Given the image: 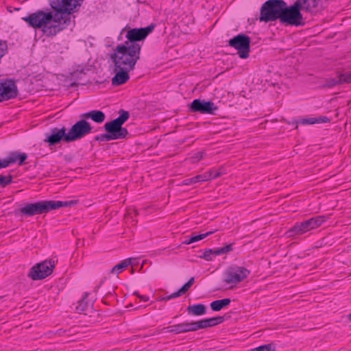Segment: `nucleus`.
Masks as SVG:
<instances>
[{"label": "nucleus", "instance_id": "obj_7", "mask_svg": "<svg viewBox=\"0 0 351 351\" xmlns=\"http://www.w3.org/2000/svg\"><path fill=\"white\" fill-rule=\"evenodd\" d=\"M250 274V271L244 267L232 265L224 271L223 280L228 285H237L247 278Z\"/></svg>", "mask_w": 351, "mask_h": 351}, {"label": "nucleus", "instance_id": "obj_11", "mask_svg": "<svg viewBox=\"0 0 351 351\" xmlns=\"http://www.w3.org/2000/svg\"><path fill=\"white\" fill-rule=\"evenodd\" d=\"M218 106L211 101L195 99L188 104V112L190 113L198 112L203 114H217Z\"/></svg>", "mask_w": 351, "mask_h": 351}, {"label": "nucleus", "instance_id": "obj_46", "mask_svg": "<svg viewBox=\"0 0 351 351\" xmlns=\"http://www.w3.org/2000/svg\"><path fill=\"white\" fill-rule=\"evenodd\" d=\"M206 173H210V174H211V179L213 178V176L214 175V170H210V171H207Z\"/></svg>", "mask_w": 351, "mask_h": 351}, {"label": "nucleus", "instance_id": "obj_16", "mask_svg": "<svg viewBox=\"0 0 351 351\" xmlns=\"http://www.w3.org/2000/svg\"><path fill=\"white\" fill-rule=\"evenodd\" d=\"M350 77V72H346L345 73L338 74L335 77H330L324 79L320 84V88H330L336 85L342 84V83H351V82H348L347 80H349Z\"/></svg>", "mask_w": 351, "mask_h": 351}, {"label": "nucleus", "instance_id": "obj_31", "mask_svg": "<svg viewBox=\"0 0 351 351\" xmlns=\"http://www.w3.org/2000/svg\"><path fill=\"white\" fill-rule=\"evenodd\" d=\"M195 331L199 329L208 328V323L207 319H201L199 321H193Z\"/></svg>", "mask_w": 351, "mask_h": 351}, {"label": "nucleus", "instance_id": "obj_28", "mask_svg": "<svg viewBox=\"0 0 351 351\" xmlns=\"http://www.w3.org/2000/svg\"><path fill=\"white\" fill-rule=\"evenodd\" d=\"M88 293H85L82 299L79 302L77 306H76V310L79 313L84 312L88 308V303L85 302L86 298H87Z\"/></svg>", "mask_w": 351, "mask_h": 351}, {"label": "nucleus", "instance_id": "obj_32", "mask_svg": "<svg viewBox=\"0 0 351 351\" xmlns=\"http://www.w3.org/2000/svg\"><path fill=\"white\" fill-rule=\"evenodd\" d=\"M275 350V346L274 343H269L260 346L255 348L252 349L250 351H271Z\"/></svg>", "mask_w": 351, "mask_h": 351}, {"label": "nucleus", "instance_id": "obj_9", "mask_svg": "<svg viewBox=\"0 0 351 351\" xmlns=\"http://www.w3.org/2000/svg\"><path fill=\"white\" fill-rule=\"evenodd\" d=\"M55 261L45 260L33 266L28 274V276L33 280L44 279L49 276L55 267Z\"/></svg>", "mask_w": 351, "mask_h": 351}, {"label": "nucleus", "instance_id": "obj_26", "mask_svg": "<svg viewBox=\"0 0 351 351\" xmlns=\"http://www.w3.org/2000/svg\"><path fill=\"white\" fill-rule=\"evenodd\" d=\"M231 300L230 298H224L212 302L210 304V308L213 311H219L225 306L230 304Z\"/></svg>", "mask_w": 351, "mask_h": 351}, {"label": "nucleus", "instance_id": "obj_40", "mask_svg": "<svg viewBox=\"0 0 351 351\" xmlns=\"http://www.w3.org/2000/svg\"><path fill=\"white\" fill-rule=\"evenodd\" d=\"M209 327H213L217 325L214 317L207 318Z\"/></svg>", "mask_w": 351, "mask_h": 351}, {"label": "nucleus", "instance_id": "obj_12", "mask_svg": "<svg viewBox=\"0 0 351 351\" xmlns=\"http://www.w3.org/2000/svg\"><path fill=\"white\" fill-rule=\"evenodd\" d=\"M155 27V24L152 23L145 27L133 28L128 30L126 34L128 40L124 43V45L129 46L138 45L136 42L145 39L152 32Z\"/></svg>", "mask_w": 351, "mask_h": 351}, {"label": "nucleus", "instance_id": "obj_23", "mask_svg": "<svg viewBox=\"0 0 351 351\" xmlns=\"http://www.w3.org/2000/svg\"><path fill=\"white\" fill-rule=\"evenodd\" d=\"M294 3H298V10L305 11L306 12H311L316 7V0H296Z\"/></svg>", "mask_w": 351, "mask_h": 351}, {"label": "nucleus", "instance_id": "obj_29", "mask_svg": "<svg viewBox=\"0 0 351 351\" xmlns=\"http://www.w3.org/2000/svg\"><path fill=\"white\" fill-rule=\"evenodd\" d=\"M232 250V244H228L224 247L214 249V256L227 254Z\"/></svg>", "mask_w": 351, "mask_h": 351}, {"label": "nucleus", "instance_id": "obj_8", "mask_svg": "<svg viewBox=\"0 0 351 351\" xmlns=\"http://www.w3.org/2000/svg\"><path fill=\"white\" fill-rule=\"evenodd\" d=\"M250 42L248 36L239 34L228 40V45L237 50L239 58L246 59L249 57L250 51Z\"/></svg>", "mask_w": 351, "mask_h": 351}, {"label": "nucleus", "instance_id": "obj_15", "mask_svg": "<svg viewBox=\"0 0 351 351\" xmlns=\"http://www.w3.org/2000/svg\"><path fill=\"white\" fill-rule=\"evenodd\" d=\"M162 330L164 332H169L174 335L195 331L193 321L184 322L178 324L165 327L162 328Z\"/></svg>", "mask_w": 351, "mask_h": 351}, {"label": "nucleus", "instance_id": "obj_37", "mask_svg": "<svg viewBox=\"0 0 351 351\" xmlns=\"http://www.w3.org/2000/svg\"><path fill=\"white\" fill-rule=\"evenodd\" d=\"M204 152H199L196 153L193 157H191V161L192 162H197L202 160L204 157Z\"/></svg>", "mask_w": 351, "mask_h": 351}, {"label": "nucleus", "instance_id": "obj_50", "mask_svg": "<svg viewBox=\"0 0 351 351\" xmlns=\"http://www.w3.org/2000/svg\"><path fill=\"white\" fill-rule=\"evenodd\" d=\"M350 78H349V80H348V82H351V71L350 72Z\"/></svg>", "mask_w": 351, "mask_h": 351}, {"label": "nucleus", "instance_id": "obj_13", "mask_svg": "<svg viewBox=\"0 0 351 351\" xmlns=\"http://www.w3.org/2000/svg\"><path fill=\"white\" fill-rule=\"evenodd\" d=\"M66 128L64 126L62 128H53L45 134V138L43 141L47 143L48 146L56 145L62 141L64 143H69L67 138Z\"/></svg>", "mask_w": 351, "mask_h": 351}, {"label": "nucleus", "instance_id": "obj_17", "mask_svg": "<svg viewBox=\"0 0 351 351\" xmlns=\"http://www.w3.org/2000/svg\"><path fill=\"white\" fill-rule=\"evenodd\" d=\"M130 71L114 66V71L115 75L112 79V84L113 86H119L125 83L130 78L128 74Z\"/></svg>", "mask_w": 351, "mask_h": 351}, {"label": "nucleus", "instance_id": "obj_48", "mask_svg": "<svg viewBox=\"0 0 351 351\" xmlns=\"http://www.w3.org/2000/svg\"><path fill=\"white\" fill-rule=\"evenodd\" d=\"M100 285L99 286H97L95 288V291L97 292L99 288Z\"/></svg>", "mask_w": 351, "mask_h": 351}, {"label": "nucleus", "instance_id": "obj_47", "mask_svg": "<svg viewBox=\"0 0 351 351\" xmlns=\"http://www.w3.org/2000/svg\"><path fill=\"white\" fill-rule=\"evenodd\" d=\"M348 319L351 321V313L348 315Z\"/></svg>", "mask_w": 351, "mask_h": 351}, {"label": "nucleus", "instance_id": "obj_44", "mask_svg": "<svg viewBox=\"0 0 351 351\" xmlns=\"http://www.w3.org/2000/svg\"><path fill=\"white\" fill-rule=\"evenodd\" d=\"M221 172L219 171H214V175L213 176V178H217L221 176Z\"/></svg>", "mask_w": 351, "mask_h": 351}, {"label": "nucleus", "instance_id": "obj_27", "mask_svg": "<svg viewBox=\"0 0 351 351\" xmlns=\"http://www.w3.org/2000/svg\"><path fill=\"white\" fill-rule=\"evenodd\" d=\"M130 264H131V258L125 259V260L122 261L121 263H119L117 265H116L115 266H114L112 268L110 273L119 274L121 271V270L125 268Z\"/></svg>", "mask_w": 351, "mask_h": 351}, {"label": "nucleus", "instance_id": "obj_21", "mask_svg": "<svg viewBox=\"0 0 351 351\" xmlns=\"http://www.w3.org/2000/svg\"><path fill=\"white\" fill-rule=\"evenodd\" d=\"M304 221L305 223L306 232H308L320 226L325 221V217L319 215L310 218Z\"/></svg>", "mask_w": 351, "mask_h": 351}, {"label": "nucleus", "instance_id": "obj_35", "mask_svg": "<svg viewBox=\"0 0 351 351\" xmlns=\"http://www.w3.org/2000/svg\"><path fill=\"white\" fill-rule=\"evenodd\" d=\"M95 140L97 141H112L110 134L106 132L105 134L97 135L95 137Z\"/></svg>", "mask_w": 351, "mask_h": 351}, {"label": "nucleus", "instance_id": "obj_42", "mask_svg": "<svg viewBox=\"0 0 351 351\" xmlns=\"http://www.w3.org/2000/svg\"><path fill=\"white\" fill-rule=\"evenodd\" d=\"M180 291H181V289H180L178 291L173 293L171 294L172 299L178 298V297L180 296L181 295L184 294L183 292H180Z\"/></svg>", "mask_w": 351, "mask_h": 351}, {"label": "nucleus", "instance_id": "obj_10", "mask_svg": "<svg viewBox=\"0 0 351 351\" xmlns=\"http://www.w3.org/2000/svg\"><path fill=\"white\" fill-rule=\"evenodd\" d=\"M91 131L92 127L90 124L82 118L74 123L67 132V138H69V143L74 142L84 138L90 134Z\"/></svg>", "mask_w": 351, "mask_h": 351}, {"label": "nucleus", "instance_id": "obj_25", "mask_svg": "<svg viewBox=\"0 0 351 351\" xmlns=\"http://www.w3.org/2000/svg\"><path fill=\"white\" fill-rule=\"evenodd\" d=\"M216 231H217V230H215L208 231L206 233L199 234H195V233L193 232L191 236L189 239H186L184 241H182V243L185 244V245H189L192 243L199 241L206 238V237L213 234Z\"/></svg>", "mask_w": 351, "mask_h": 351}, {"label": "nucleus", "instance_id": "obj_6", "mask_svg": "<svg viewBox=\"0 0 351 351\" xmlns=\"http://www.w3.org/2000/svg\"><path fill=\"white\" fill-rule=\"evenodd\" d=\"M298 3H294L293 5L288 6L285 1V6L282 11L280 22L285 25L301 26L304 25L302 15L298 10Z\"/></svg>", "mask_w": 351, "mask_h": 351}, {"label": "nucleus", "instance_id": "obj_39", "mask_svg": "<svg viewBox=\"0 0 351 351\" xmlns=\"http://www.w3.org/2000/svg\"><path fill=\"white\" fill-rule=\"evenodd\" d=\"M134 295H136L138 298H140L141 300L144 302H147L149 300V297L147 295H141L137 292H134Z\"/></svg>", "mask_w": 351, "mask_h": 351}, {"label": "nucleus", "instance_id": "obj_5", "mask_svg": "<svg viewBox=\"0 0 351 351\" xmlns=\"http://www.w3.org/2000/svg\"><path fill=\"white\" fill-rule=\"evenodd\" d=\"M285 6L284 0H267L261 7L259 21L271 22L279 20Z\"/></svg>", "mask_w": 351, "mask_h": 351}, {"label": "nucleus", "instance_id": "obj_22", "mask_svg": "<svg viewBox=\"0 0 351 351\" xmlns=\"http://www.w3.org/2000/svg\"><path fill=\"white\" fill-rule=\"evenodd\" d=\"M211 180L210 173H204V174L197 175L195 177L185 179L182 181V184L183 185H191L197 182H201L204 181H208Z\"/></svg>", "mask_w": 351, "mask_h": 351}, {"label": "nucleus", "instance_id": "obj_41", "mask_svg": "<svg viewBox=\"0 0 351 351\" xmlns=\"http://www.w3.org/2000/svg\"><path fill=\"white\" fill-rule=\"evenodd\" d=\"M214 319L217 325L222 323L224 321V317L223 316L215 317Z\"/></svg>", "mask_w": 351, "mask_h": 351}, {"label": "nucleus", "instance_id": "obj_3", "mask_svg": "<svg viewBox=\"0 0 351 351\" xmlns=\"http://www.w3.org/2000/svg\"><path fill=\"white\" fill-rule=\"evenodd\" d=\"M76 204V201H53L44 200L35 203L27 204L20 209V213L26 217L42 215L61 207L71 206Z\"/></svg>", "mask_w": 351, "mask_h": 351}, {"label": "nucleus", "instance_id": "obj_34", "mask_svg": "<svg viewBox=\"0 0 351 351\" xmlns=\"http://www.w3.org/2000/svg\"><path fill=\"white\" fill-rule=\"evenodd\" d=\"M12 176L11 175L8 176L0 175V186L3 188L12 182Z\"/></svg>", "mask_w": 351, "mask_h": 351}, {"label": "nucleus", "instance_id": "obj_24", "mask_svg": "<svg viewBox=\"0 0 351 351\" xmlns=\"http://www.w3.org/2000/svg\"><path fill=\"white\" fill-rule=\"evenodd\" d=\"M186 311L190 315L200 316L206 314V307L202 304H196L188 306Z\"/></svg>", "mask_w": 351, "mask_h": 351}, {"label": "nucleus", "instance_id": "obj_30", "mask_svg": "<svg viewBox=\"0 0 351 351\" xmlns=\"http://www.w3.org/2000/svg\"><path fill=\"white\" fill-rule=\"evenodd\" d=\"M302 125H313L316 123L315 117H309L301 119L300 121L293 122L292 124L295 125V128H298V124Z\"/></svg>", "mask_w": 351, "mask_h": 351}, {"label": "nucleus", "instance_id": "obj_38", "mask_svg": "<svg viewBox=\"0 0 351 351\" xmlns=\"http://www.w3.org/2000/svg\"><path fill=\"white\" fill-rule=\"evenodd\" d=\"M316 123H327L330 121V119L325 116H321L315 118Z\"/></svg>", "mask_w": 351, "mask_h": 351}, {"label": "nucleus", "instance_id": "obj_20", "mask_svg": "<svg viewBox=\"0 0 351 351\" xmlns=\"http://www.w3.org/2000/svg\"><path fill=\"white\" fill-rule=\"evenodd\" d=\"M307 232L304 221L297 222L293 226L289 228L286 234L288 237H293Z\"/></svg>", "mask_w": 351, "mask_h": 351}, {"label": "nucleus", "instance_id": "obj_33", "mask_svg": "<svg viewBox=\"0 0 351 351\" xmlns=\"http://www.w3.org/2000/svg\"><path fill=\"white\" fill-rule=\"evenodd\" d=\"M214 252V249H206L202 255L199 256V257L206 261H212L213 256H215Z\"/></svg>", "mask_w": 351, "mask_h": 351}, {"label": "nucleus", "instance_id": "obj_18", "mask_svg": "<svg viewBox=\"0 0 351 351\" xmlns=\"http://www.w3.org/2000/svg\"><path fill=\"white\" fill-rule=\"evenodd\" d=\"M27 156L25 153H20L18 152H12L9 154V155L5 158L6 163H8V167L13 163L18 162L19 165H22L25 160L27 159Z\"/></svg>", "mask_w": 351, "mask_h": 351}, {"label": "nucleus", "instance_id": "obj_14", "mask_svg": "<svg viewBox=\"0 0 351 351\" xmlns=\"http://www.w3.org/2000/svg\"><path fill=\"white\" fill-rule=\"evenodd\" d=\"M19 95L14 80L5 79L0 81V102L16 98Z\"/></svg>", "mask_w": 351, "mask_h": 351}, {"label": "nucleus", "instance_id": "obj_36", "mask_svg": "<svg viewBox=\"0 0 351 351\" xmlns=\"http://www.w3.org/2000/svg\"><path fill=\"white\" fill-rule=\"evenodd\" d=\"M194 282V278L192 277L191 278L189 281L187 282H186L181 288V291L180 292H183L184 293H185L192 286V285L193 284Z\"/></svg>", "mask_w": 351, "mask_h": 351}, {"label": "nucleus", "instance_id": "obj_49", "mask_svg": "<svg viewBox=\"0 0 351 351\" xmlns=\"http://www.w3.org/2000/svg\"><path fill=\"white\" fill-rule=\"evenodd\" d=\"M165 298V297H162V298H160L158 300H159V301H165V299H164Z\"/></svg>", "mask_w": 351, "mask_h": 351}, {"label": "nucleus", "instance_id": "obj_1", "mask_svg": "<svg viewBox=\"0 0 351 351\" xmlns=\"http://www.w3.org/2000/svg\"><path fill=\"white\" fill-rule=\"evenodd\" d=\"M83 0H50L53 12L38 10L22 19L34 28H42L48 37L56 36L71 22V14L81 7Z\"/></svg>", "mask_w": 351, "mask_h": 351}, {"label": "nucleus", "instance_id": "obj_4", "mask_svg": "<svg viewBox=\"0 0 351 351\" xmlns=\"http://www.w3.org/2000/svg\"><path fill=\"white\" fill-rule=\"evenodd\" d=\"M119 114L117 118L106 122L104 126V130L110 134L112 141L125 138L128 134L127 129L122 125L129 119L130 114L128 111L121 109L119 110Z\"/></svg>", "mask_w": 351, "mask_h": 351}, {"label": "nucleus", "instance_id": "obj_2", "mask_svg": "<svg viewBox=\"0 0 351 351\" xmlns=\"http://www.w3.org/2000/svg\"><path fill=\"white\" fill-rule=\"evenodd\" d=\"M141 48L140 45L129 46L122 44L117 46L114 53L110 56L114 66L132 70L140 58Z\"/></svg>", "mask_w": 351, "mask_h": 351}, {"label": "nucleus", "instance_id": "obj_43", "mask_svg": "<svg viewBox=\"0 0 351 351\" xmlns=\"http://www.w3.org/2000/svg\"><path fill=\"white\" fill-rule=\"evenodd\" d=\"M8 167V163H6V161L4 159L0 160V169L3 168H5Z\"/></svg>", "mask_w": 351, "mask_h": 351}, {"label": "nucleus", "instance_id": "obj_19", "mask_svg": "<svg viewBox=\"0 0 351 351\" xmlns=\"http://www.w3.org/2000/svg\"><path fill=\"white\" fill-rule=\"evenodd\" d=\"M80 117L84 119H90L95 123H101L104 121L106 115L102 111L95 110L82 114Z\"/></svg>", "mask_w": 351, "mask_h": 351}, {"label": "nucleus", "instance_id": "obj_45", "mask_svg": "<svg viewBox=\"0 0 351 351\" xmlns=\"http://www.w3.org/2000/svg\"><path fill=\"white\" fill-rule=\"evenodd\" d=\"M164 299H165V301H167V300H171L172 299L171 294L168 295V296H167V297H165Z\"/></svg>", "mask_w": 351, "mask_h": 351}]
</instances>
